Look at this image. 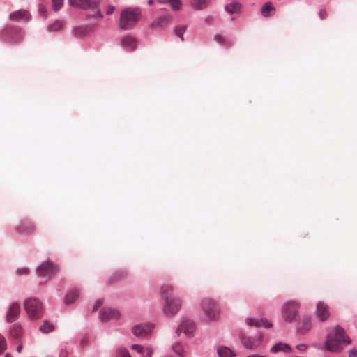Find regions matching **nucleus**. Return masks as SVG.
Returning <instances> with one entry per match:
<instances>
[{
    "label": "nucleus",
    "instance_id": "obj_1",
    "mask_svg": "<svg viewBox=\"0 0 357 357\" xmlns=\"http://www.w3.org/2000/svg\"><path fill=\"white\" fill-rule=\"evenodd\" d=\"M162 298L165 301L164 314L167 317L176 314L181 307V301L178 298L173 296V289L171 285L164 284L160 290Z\"/></svg>",
    "mask_w": 357,
    "mask_h": 357
},
{
    "label": "nucleus",
    "instance_id": "obj_2",
    "mask_svg": "<svg viewBox=\"0 0 357 357\" xmlns=\"http://www.w3.org/2000/svg\"><path fill=\"white\" fill-rule=\"evenodd\" d=\"M351 340L345 335V331L339 326L335 327V333H329L326 340V349L331 352H339L344 344H351Z\"/></svg>",
    "mask_w": 357,
    "mask_h": 357
},
{
    "label": "nucleus",
    "instance_id": "obj_3",
    "mask_svg": "<svg viewBox=\"0 0 357 357\" xmlns=\"http://www.w3.org/2000/svg\"><path fill=\"white\" fill-rule=\"evenodd\" d=\"M24 309L29 318L38 319L43 314V307L40 301L36 298H29L24 301Z\"/></svg>",
    "mask_w": 357,
    "mask_h": 357
},
{
    "label": "nucleus",
    "instance_id": "obj_4",
    "mask_svg": "<svg viewBox=\"0 0 357 357\" xmlns=\"http://www.w3.org/2000/svg\"><path fill=\"white\" fill-rule=\"evenodd\" d=\"M139 13L136 10L126 9L121 12L120 26L125 30L132 29L137 23Z\"/></svg>",
    "mask_w": 357,
    "mask_h": 357
},
{
    "label": "nucleus",
    "instance_id": "obj_5",
    "mask_svg": "<svg viewBox=\"0 0 357 357\" xmlns=\"http://www.w3.org/2000/svg\"><path fill=\"white\" fill-rule=\"evenodd\" d=\"M300 303L296 301H289L282 307V316L283 319L289 323L296 320L298 314Z\"/></svg>",
    "mask_w": 357,
    "mask_h": 357
},
{
    "label": "nucleus",
    "instance_id": "obj_6",
    "mask_svg": "<svg viewBox=\"0 0 357 357\" xmlns=\"http://www.w3.org/2000/svg\"><path fill=\"white\" fill-rule=\"evenodd\" d=\"M202 310L210 320H215L219 317L220 310L217 303L211 298H205L203 300Z\"/></svg>",
    "mask_w": 357,
    "mask_h": 357
},
{
    "label": "nucleus",
    "instance_id": "obj_7",
    "mask_svg": "<svg viewBox=\"0 0 357 357\" xmlns=\"http://www.w3.org/2000/svg\"><path fill=\"white\" fill-rule=\"evenodd\" d=\"M59 272V267L51 261L42 264L37 268V274L41 277L51 278Z\"/></svg>",
    "mask_w": 357,
    "mask_h": 357
},
{
    "label": "nucleus",
    "instance_id": "obj_8",
    "mask_svg": "<svg viewBox=\"0 0 357 357\" xmlns=\"http://www.w3.org/2000/svg\"><path fill=\"white\" fill-rule=\"evenodd\" d=\"M315 315L321 321H326L330 317L329 306L323 301L317 303Z\"/></svg>",
    "mask_w": 357,
    "mask_h": 357
},
{
    "label": "nucleus",
    "instance_id": "obj_9",
    "mask_svg": "<svg viewBox=\"0 0 357 357\" xmlns=\"http://www.w3.org/2000/svg\"><path fill=\"white\" fill-rule=\"evenodd\" d=\"M195 330V325L193 321L184 319L178 326L176 333L180 335L181 333H183L187 337H190Z\"/></svg>",
    "mask_w": 357,
    "mask_h": 357
},
{
    "label": "nucleus",
    "instance_id": "obj_10",
    "mask_svg": "<svg viewBox=\"0 0 357 357\" xmlns=\"http://www.w3.org/2000/svg\"><path fill=\"white\" fill-rule=\"evenodd\" d=\"M100 0H69V3L77 8L87 9L96 8L98 6Z\"/></svg>",
    "mask_w": 357,
    "mask_h": 357
},
{
    "label": "nucleus",
    "instance_id": "obj_11",
    "mask_svg": "<svg viewBox=\"0 0 357 357\" xmlns=\"http://www.w3.org/2000/svg\"><path fill=\"white\" fill-rule=\"evenodd\" d=\"M153 329V326L149 324H142L135 326L132 332L137 337H144L149 335Z\"/></svg>",
    "mask_w": 357,
    "mask_h": 357
},
{
    "label": "nucleus",
    "instance_id": "obj_12",
    "mask_svg": "<svg viewBox=\"0 0 357 357\" xmlns=\"http://www.w3.org/2000/svg\"><path fill=\"white\" fill-rule=\"evenodd\" d=\"M21 312L20 305L17 303H12L6 314V321L13 322L16 320Z\"/></svg>",
    "mask_w": 357,
    "mask_h": 357
},
{
    "label": "nucleus",
    "instance_id": "obj_13",
    "mask_svg": "<svg viewBox=\"0 0 357 357\" xmlns=\"http://www.w3.org/2000/svg\"><path fill=\"white\" fill-rule=\"evenodd\" d=\"M240 337L243 345L249 349H254L258 347L261 341V337L255 339L253 337H247L244 335H241Z\"/></svg>",
    "mask_w": 357,
    "mask_h": 357
},
{
    "label": "nucleus",
    "instance_id": "obj_14",
    "mask_svg": "<svg viewBox=\"0 0 357 357\" xmlns=\"http://www.w3.org/2000/svg\"><path fill=\"white\" fill-rule=\"evenodd\" d=\"M120 314L116 310L110 308L103 309L100 312V319L102 321H107L112 319H118Z\"/></svg>",
    "mask_w": 357,
    "mask_h": 357
},
{
    "label": "nucleus",
    "instance_id": "obj_15",
    "mask_svg": "<svg viewBox=\"0 0 357 357\" xmlns=\"http://www.w3.org/2000/svg\"><path fill=\"white\" fill-rule=\"evenodd\" d=\"M30 18V13L27 10L23 9L15 11L10 15V19L13 22H19L20 20L27 22Z\"/></svg>",
    "mask_w": 357,
    "mask_h": 357
},
{
    "label": "nucleus",
    "instance_id": "obj_16",
    "mask_svg": "<svg viewBox=\"0 0 357 357\" xmlns=\"http://www.w3.org/2000/svg\"><path fill=\"white\" fill-rule=\"evenodd\" d=\"M93 30V28L91 25L79 26L73 29V33L75 37L82 38L88 35L89 33H91Z\"/></svg>",
    "mask_w": 357,
    "mask_h": 357
},
{
    "label": "nucleus",
    "instance_id": "obj_17",
    "mask_svg": "<svg viewBox=\"0 0 357 357\" xmlns=\"http://www.w3.org/2000/svg\"><path fill=\"white\" fill-rule=\"evenodd\" d=\"M311 318L309 316H304L300 321L298 326V331L300 333L305 334L311 328Z\"/></svg>",
    "mask_w": 357,
    "mask_h": 357
},
{
    "label": "nucleus",
    "instance_id": "obj_18",
    "mask_svg": "<svg viewBox=\"0 0 357 357\" xmlns=\"http://www.w3.org/2000/svg\"><path fill=\"white\" fill-rule=\"evenodd\" d=\"M245 322L250 326H264L265 328H271L272 326V324L269 323L266 319L257 320L252 318H248L246 319Z\"/></svg>",
    "mask_w": 357,
    "mask_h": 357
},
{
    "label": "nucleus",
    "instance_id": "obj_19",
    "mask_svg": "<svg viewBox=\"0 0 357 357\" xmlns=\"http://www.w3.org/2000/svg\"><path fill=\"white\" fill-rule=\"evenodd\" d=\"M172 20V17L169 15H163L157 18L153 23L152 24V26H158L160 28L166 26L167 24L170 23Z\"/></svg>",
    "mask_w": 357,
    "mask_h": 357
},
{
    "label": "nucleus",
    "instance_id": "obj_20",
    "mask_svg": "<svg viewBox=\"0 0 357 357\" xmlns=\"http://www.w3.org/2000/svg\"><path fill=\"white\" fill-rule=\"evenodd\" d=\"M121 45L128 50L132 51L137 47V41L132 36H126L122 38Z\"/></svg>",
    "mask_w": 357,
    "mask_h": 357
},
{
    "label": "nucleus",
    "instance_id": "obj_21",
    "mask_svg": "<svg viewBox=\"0 0 357 357\" xmlns=\"http://www.w3.org/2000/svg\"><path fill=\"white\" fill-rule=\"evenodd\" d=\"M279 351H282L284 353H291L292 351V349L289 344L286 343L279 342L274 344L271 347V352L278 353Z\"/></svg>",
    "mask_w": 357,
    "mask_h": 357
},
{
    "label": "nucleus",
    "instance_id": "obj_22",
    "mask_svg": "<svg viewBox=\"0 0 357 357\" xmlns=\"http://www.w3.org/2000/svg\"><path fill=\"white\" fill-rule=\"evenodd\" d=\"M225 9L229 14H239L242 10V6L238 2H232L226 5Z\"/></svg>",
    "mask_w": 357,
    "mask_h": 357
},
{
    "label": "nucleus",
    "instance_id": "obj_23",
    "mask_svg": "<svg viewBox=\"0 0 357 357\" xmlns=\"http://www.w3.org/2000/svg\"><path fill=\"white\" fill-rule=\"evenodd\" d=\"M275 8L270 2L266 3L261 8V14L264 17H269L273 15Z\"/></svg>",
    "mask_w": 357,
    "mask_h": 357
},
{
    "label": "nucleus",
    "instance_id": "obj_24",
    "mask_svg": "<svg viewBox=\"0 0 357 357\" xmlns=\"http://www.w3.org/2000/svg\"><path fill=\"white\" fill-rule=\"evenodd\" d=\"M17 229L20 233H30L33 231L34 227L31 222L24 221L21 222Z\"/></svg>",
    "mask_w": 357,
    "mask_h": 357
},
{
    "label": "nucleus",
    "instance_id": "obj_25",
    "mask_svg": "<svg viewBox=\"0 0 357 357\" xmlns=\"http://www.w3.org/2000/svg\"><path fill=\"white\" fill-rule=\"evenodd\" d=\"M210 3V0H192V6L197 10L206 8Z\"/></svg>",
    "mask_w": 357,
    "mask_h": 357
},
{
    "label": "nucleus",
    "instance_id": "obj_26",
    "mask_svg": "<svg viewBox=\"0 0 357 357\" xmlns=\"http://www.w3.org/2000/svg\"><path fill=\"white\" fill-rule=\"evenodd\" d=\"M79 296V291L77 290H73L69 292L65 298V303L66 304H70L75 302Z\"/></svg>",
    "mask_w": 357,
    "mask_h": 357
},
{
    "label": "nucleus",
    "instance_id": "obj_27",
    "mask_svg": "<svg viewBox=\"0 0 357 357\" xmlns=\"http://www.w3.org/2000/svg\"><path fill=\"white\" fill-rule=\"evenodd\" d=\"M10 335L12 337L16 338V339L19 338L22 335V327L18 324H14L10 328Z\"/></svg>",
    "mask_w": 357,
    "mask_h": 357
},
{
    "label": "nucleus",
    "instance_id": "obj_28",
    "mask_svg": "<svg viewBox=\"0 0 357 357\" xmlns=\"http://www.w3.org/2000/svg\"><path fill=\"white\" fill-rule=\"evenodd\" d=\"M218 355L220 357H233L234 354L232 351L226 347H220L218 349Z\"/></svg>",
    "mask_w": 357,
    "mask_h": 357
},
{
    "label": "nucleus",
    "instance_id": "obj_29",
    "mask_svg": "<svg viewBox=\"0 0 357 357\" xmlns=\"http://www.w3.org/2000/svg\"><path fill=\"white\" fill-rule=\"evenodd\" d=\"M160 3L168 2L174 10H179L182 3L180 0H158Z\"/></svg>",
    "mask_w": 357,
    "mask_h": 357
},
{
    "label": "nucleus",
    "instance_id": "obj_30",
    "mask_svg": "<svg viewBox=\"0 0 357 357\" xmlns=\"http://www.w3.org/2000/svg\"><path fill=\"white\" fill-rule=\"evenodd\" d=\"M54 327L53 324H50L49 321H44L43 324L40 326V331L43 333H47L54 330Z\"/></svg>",
    "mask_w": 357,
    "mask_h": 357
},
{
    "label": "nucleus",
    "instance_id": "obj_31",
    "mask_svg": "<svg viewBox=\"0 0 357 357\" xmlns=\"http://www.w3.org/2000/svg\"><path fill=\"white\" fill-rule=\"evenodd\" d=\"M63 26V22L62 21H55L52 24L48 26L49 31H57L61 30Z\"/></svg>",
    "mask_w": 357,
    "mask_h": 357
},
{
    "label": "nucleus",
    "instance_id": "obj_32",
    "mask_svg": "<svg viewBox=\"0 0 357 357\" xmlns=\"http://www.w3.org/2000/svg\"><path fill=\"white\" fill-rule=\"evenodd\" d=\"M186 28H187L186 25L179 26H177L174 31L175 34L178 37H179L182 41L183 40V36L184 33L185 32Z\"/></svg>",
    "mask_w": 357,
    "mask_h": 357
},
{
    "label": "nucleus",
    "instance_id": "obj_33",
    "mask_svg": "<svg viewBox=\"0 0 357 357\" xmlns=\"http://www.w3.org/2000/svg\"><path fill=\"white\" fill-rule=\"evenodd\" d=\"M173 351L178 355H182L183 352V345L180 342H176L172 346Z\"/></svg>",
    "mask_w": 357,
    "mask_h": 357
},
{
    "label": "nucleus",
    "instance_id": "obj_34",
    "mask_svg": "<svg viewBox=\"0 0 357 357\" xmlns=\"http://www.w3.org/2000/svg\"><path fill=\"white\" fill-rule=\"evenodd\" d=\"M6 341L3 335L0 334V354L6 349Z\"/></svg>",
    "mask_w": 357,
    "mask_h": 357
},
{
    "label": "nucleus",
    "instance_id": "obj_35",
    "mask_svg": "<svg viewBox=\"0 0 357 357\" xmlns=\"http://www.w3.org/2000/svg\"><path fill=\"white\" fill-rule=\"evenodd\" d=\"M63 0H52V7L54 10H58L63 5Z\"/></svg>",
    "mask_w": 357,
    "mask_h": 357
},
{
    "label": "nucleus",
    "instance_id": "obj_36",
    "mask_svg": "<svg viewBox=\"0 0 357 357\" xmlns=\"http://www.w3.org/2000/svg\"><path fill=\"white\" fill-rule=\"evenodd\" d=\"M152 354V349L151 348L146 347L145 348L144 352L142 354V357H151Z\"/></svg>",
    "mask_w": 357,
    "mask_h": 357
},
{
    "label": "nucleus",
    "instance_id": "obj_37",
    "mask_svg": "<svg viewBox=\"0 0 357 357\" xmlns=\"http://www.w3.org/2000/svg\"><path fill=\"white\" fill-rule=\"evenodd\" d=\"M132 349L136 350L138 353L142 354L145 349V348L142 347L139 344H133L132 345Z\"/></svg>",
    "mask_w": 357,
    "mask_h": 357
},
{
    "label": "nucleus",
    "instance_id": "obj_38",
    "mask_svg": "<svg viewBox=\"0 0 357 357\" xmlns=\"http://www.w3.org/2000/svg\"><path fill=\"white\" fill-rule=\"evenodd\" d=\"M117 357H131V356L127 351L120 350L118 353Z\"/></svg>",
    "mask_w": 357,
    "mask_h": 357
},
{
    "label": "nucleus",
    "instance_id": "obj_39",
    "mask_svg": "<svg viewBox=\"0 0 357 357\" xmlns=\"http://www.w3.org/2000/svg\"><path fill=\"white\" fill-rule=\"evenodd\" d=\"M319 16L321 20H325L328 16L326 10L325 9H321L319 13Z\"/></svg>",
    "mask_w": 357,
    "mask_h": 357
},
{
    "label": "nucleus",
    "instance_id": "obj_40",
    "mask_svg": "<svg viewBox=\"0 0 357 357\" xmlns=\"http://www.w3.org/2000/svg\"><path fill=\"white\" fill-rule=\"evenodd\" d=\"M102 305V300H98L96 301L94 307H93V311L97 310L101 305Z\"/></svg>",
    "mask_w": 357,
    "mask_h": 357
},
{
    "label": "nucleus",
    "instance_id": "obj_41",
    "mask_svg": "<svg viewBox=\"0 0 357 357\" xmlns=\"http://www.w3.org/2000/svg\"><path fill=\"white\" fill-rule=\"evenodd\" d=\"M296 348H297V349H298L301 351H305L307 349V346L306 344H301L297 345Z\"/></svg>",
    "mask_w": 357,
    "mask_h": 357
},
{
    "label": "nucleus",
    "instance_id": "obj_42",
    "mask_svg": "<svg viewBox=\"0 0 357 357\" xmlns=\"http://www.w3.org/2000/svg\"><path fill=\"white\" fill-rule=\"evenodd\" d=\"M89 17H98L99 18H102L103 17V15H102L100 11L99 10H98L96 14L91 15H89Z\"/></svg>",
    "mask_w": 357,
    "mask_h": 357
},
{
    "label": "nucleus",
    "instance_id": "obj_43",
    "mask_svg": "<svg viewBox=\"0 0 357 357\" xmlns=\"http://www.w3.org/2000/svg\"><path fill=\"white\" fill-rule=\"evenodd\" d=\"M68 351L66 349H62L60 351L59 357H68Z\"/></svg>",
    "mask_w": 357,
    "mask_h": 357
},
{
    "label": "nucleus",
    "instance_id": "obj_44",
    "mask_svg": "<svg viewBox=\"0 0 357 357\" xmlns=\"http://www.w3.org/2000/svg\"><path fill=\"white\" fill-rule=\"evenodd\" d=\"M114 9H115L114 6H109L107 9V14H108V15L112 14L114 12Z\"/></svg>",
    "mask_w": 357,
    "mask_h": 357
},
{
    "label": "nucleus",
    "instance_id": "obj_45",
    "mask_svg": "<svg viewBox=\"0 0 357 357\" xmlns=\"http://www.w3.org/2000/svg\"><path fill=\"white\" fill-rule=\"evenodd\" d=\"M116 275L118 277H123L126 275V272L124 271H119L115 273Z\"/></svg>",
    "mask_w": 357,
    "mask_h": 357
},
{
    "label": "nucleus",
    "instance_id": "obj_46",
    "mask_svg": "<svg viewBox=\"0 0 357 357\" xmlns=\"http://www.w3.org/2000/svg\"><path fill=\"white\" fill-rule=\"evenodd\" d=\"M215 40L218 42V43H221V40H222V36H220V35H216L215 36Z\"/></svg>",
    "mask_w": 357,
    "mask_h": 357
},
{
    "label": "nucleus",
    "instance_id": "obj_47",
    "mask_svg": "<svg viewBox=\"0 0 357 357\" xmlns=\"http://www.w3.org/2000/svg\"><path fill=\"white\" fill-rule=\"evenodd\" d=\"M28 271V270L26 268H23L22 270H18L17 271V274H22V273H26Z\"/></svg>",
    "mask_w": 357,
    "mask_h": 357
},
{
    "label": "nucleus",
    "instance_id": "obj_48",
    "mask_svg": "<svg viewBox=\"0 0 357 357\" xmlns=\"http://www.w3.org/2000/svg\"><path fill=\"white\" fill-rule=\"evenodd\" d=\"M357 356L356 351H351L349 353V357H356Z\"/></svg>",
    "mask_w": 357,
    "mask_h": 357
},
{
    "label": "nucleus",
    "instance_id": "obj_49",
    "mask_svg": "<svg viewBox=\"0 0 357 357\" xmlns=\"http://www.w3.org/2000/svg\"><path fill=\"white\" fill-rule=\"evenodd\" d=\"M22 348H23L22 344H20L17 347V349H17V351L18 353H20V352H21V351H22Z\"/></svg>",
    "mask_w": 357,
    "mask_h": 357
},
{
    "label": "nucleus",
    "instance_id": "obj_50",
    "mask_svg": "<svg viewBox=\"0 0 357 357\" xmlns=\"http://www.w3.org/2000/svg\"><path fill=\"white\" fill-rule=\"evenodd\" d=\"M246 357H266V356H263V355L252 354V355L248 356Z\"/></svg>",
    "mask_w": 357,
    "mask_h": 357
},
{
    "label": "nucleus",
    "instance_id": "obj_51",
    "mask_svg": "<svg viewBox=\"0 0 357 357\" xmlns=\"http://www.w3.org/2000/svg\"><path fill=\"white\" fill-rule=\"evenodd\" d=\"M153 3V0H148V4L151 6Z\"/></svg>",
    "mask_w": 357,
    "mask_h": 357
},
{
    "label": "nucleus",
    "instance_id": "obj_52",
    "mask_svg": "<svg viewBox=\"0 0 357 357\" xmlns=\"http://www.w3.org/2000/svg\"><path fill=\"white\" fill-rule=\"evenodd\" d=\"M5 357H13V356L10 353H6Z\"/></svg>",
    "mask_w": 357,
    "mask_h": 357
},
{
    "label": "nucleus",
    "instance_id": "obj_53",
    "mask_svg": "<svg viewBox=\"0 0 357 357\" xmlns=\"http://www.w3.org/2000/svg\"><path fill=\"white\" fill-rule=\"evenodd\" d=\"M206 21H207V22H210V20H208V19L207 18V19H206Z\"/></svg>",
    "mask_w": 357,
    "mask_h": 357
},
{
    "label": "nucleus",
    "instance_id": "obj_54",
    "mask_svg": "<svg viewBox=\"0 0 357 357\" xmlns=\"http://www.w3.org/2000/svg\"><path fill=\"white\" fill-rule=\"evenodd\" d=\"M206 21H207V22H210V20H208V19L207 18V19H206Z\"/></svg>",
    "mask_w": 357,
    "mask_h": 357
}]
</instances>
